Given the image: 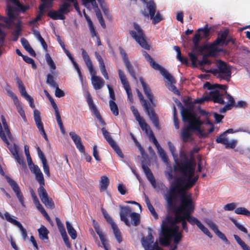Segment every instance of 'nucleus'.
I'll use <instances>...</instances> for the list:
<instances>
[{
  "label": "nucleus",
  "mask_w": 250,
  "mask_h": 250,
  "mask_svg": "<svg viewBox=\"0 0 250 250\" xmlns=\"http://www.w3.org/2000/svg\"><path fill=\"white\" fill-rule=\"evenodd\" d=\"M42 202L44 204L46 208L53 209L55 207V205L53 201L51 198L49 197L47 199H44Z\"/></svg>",
  "instance_id": "obj_55"
},
{
  "label": "nucleus",
  "mask_w": 250,
  "mask_h": 250,
  "mask_svg": "<svg viewBox=\"0 0 250 250\" xmlns=\"http://www.w3.org/2000/svg\"><path fill=\"white\" fill-rule=\"evenodd\" d=\"M130 217L132 221V224L134 226L138 225L140 222V216L139 214L136 212H132L130 214Z\"/></svg>",
  "instance_id": "obj_42"
},
{
  "label": "nucleus",
  "mask_w": 250,
  "mask_h": 250,
  "mask_svg": "<svg viewBox=\"0 0 250 250\" xmlns=\"http://www.w3.org/2000/svg\"><path fill=\"white\" fill-rule=\"evenodd\" d=\"M228 139L226 137V135L223 133L221 134L216 139V142L217 143H220L223 145H225L227 144V142L228 141Z\"/></svg>",
  "instance_id": "obj_59"
},
{
  "label": "nucleus",
  "mask_w": 250,
  "mask_h": 250,
  "mask_svg": "<svg viewBox=\"0 0 250 250\" xmlns=\"http://www.w3.org/2000/svg\"><path fill=\"white\" fill-rule=\"evenodd\" d=\"M194 209L195 206L191 194L186 193L183 197L180 199L179 206H176L173 211L175 214L185 215L188 213H193Z\"/></svg>",
  "instance_id": "obj_5"
},
{
  "label": "nucleus",
  "mask_w": 250,
  "mask_h": 250,
  "mask_svg": "<svg viewBox=\"0 0 250 250\" xmlns=\"http://www.w3.org/2000/svg\"><path fill=\"white\" fill-rule=\"evenodd\" d=\"M1 120L3 125V127L5 130L6 133L7 135L8 138L11 140L12 138V135L10 132V129L9 128L8 125L7 124L6 119L3 115H1L0 117Z\"/></svg>",
  "instance_id": "obj_41"
},
{
  "label": "nucleus",
  "mask_w": 250,
  "mask_h": 250,
  "mask_svg": "<svg viewBox=\"0 0 250 250\" xmlns=\"http://www.w3.org/2000/svg\"><path fill=\"white\" fill-rule=\"evenodd\" d=\"M234 238L237 243L241 246L243 250H250V247L248 246L239 236L237 235H234Z\"/></svg>",
  "instance_id": "obj_43"
},
{
  "label": "nucleus",
  "mask_w": 250,
  "mask_h": 250,
  "mask_svg": "<svg viewBox=\"0 0 250 250\" xmlns=\"http://www.w3.org/2000/svg\"><path fill=\"white\" fill-rule=\"evenodd\" d=\"M45 59L47 64L50 66L51 68L52 69H55V64L48 53H46L45 54Z\"/></svg>",
  "instance_id": "obj_64"
},
{
  "label": "nucleus",
  "mask_w": 250,
  "mask_h": 250,
  "mask_svg": "<svg viewBox=\"0 0 250 250\" xmlns=\"http://www.w3.org/2000/svg\"><path fill=\"white\" fill-rule=\"evenodd\" d=\"M139 81L143 88V90L145 94L149 99L150 102L153 104V95L151 93V89L148 85L145 82L144 80L142 77L139 78Z\"/></svg>",
  "instance_id": "obj_22"
},
{
  "label": "nucleus",
  "mask_w": 250,
  "mask_h": 250,
  "mask_svg": "<svg viewBox=\"0 0 250 250\" xmlns=\"http://www.w3.org/2000/svg\"><path fill=\"white\" fill-rule=\"evenodd\" d=\"M112 229L117 240L119 243H120L122 241V237L121 232L120 231L117 226L116 225L113 227Z\"/></svg>",
  "instance_id": "obj_54"
},
{
  "label": "nucleus",
  "mask_w": 250,
  "mask_h": 250,
  "mask_svg": "<svg viewBox=\"0 0 250 250\" xmlns=\"http://www.w3.org/2000/svg\"><path fill=\"white\" fill-rule=\"evenodd\" d=\"M38 232L40 238L42 240H48V234L49 231L43 225H42L40 229H38Z\"/></svg>",
  "instance_id": "obj_32"
},
{
  "label": "nucleus",
  "mask_w": 250,
  "mask_h": 250,
  "mask_svg": "<svg viewBox=\"0 0 250 250\" xmlns=\"http://www.w3.org/2000/svg\"><path fill=\"white\" fill-rule=\"evenodd\" d=\"M174 223L176 225L177 224L181 223L182 229L186 232H188V227L187 220L184 215L181 214H175L174 217H173Z\"/></svg>",
  "instance_id": "obj_23"
},
{
  "label": "nucleus",
  "mask_w": 250,
  "mask_h": 250,
  "mask_svg": "<svg viewBox=\"0 0 250 250\" xmlns=\"http://www.w3.org/2000/svg\"><path fill=\"white\" fill-rule=\"evenodd\" d=\"M104 83V80L96 76H93L92 77V83L95 90H98L102 88Z\"/></svg>",
  "instance_id": "obj_26"
},
{
  "label": "nucleus",
  "mask_w": 250,
  "mask_h": 250,
  "mask_svg": "<svg viewBox=\"0 0 250 250\" xmlns=\"http://www.w3.org/2000/svg\"><path fill=\"white\" fill-rule=\"evenodd\" d=\"M174 218L167 216L163 221L161 225V232L163 236H167L172 238V235L179 230V227L174 223Z\"/></svg>",
  "instance_id": "obj_7"
},
{
  "label": "nucleus",
  "mask_w": 250,
  "mask_h": 250,
  "mask_svg": "<svg viewBox=\"0 0 250 250\" xmlns=\"http://www.w3.org/2000/svg\"><path fill=\"white\" fill-rule=\"evenodd\" d=\"M36 207L38 210L41 212V213L42 214V215L45 217L48 220L50 219V218L46 211H45L44 208L42 207V206L40 204V202H38V203H37Z\"/></svg>",
  "instance_id": "obj_58"
},
{
  "label": "nucleus",
  "mask_w": 250,
  "mask_h": 250,
  "mask_svg": "<svg viewBox=\"0 0 250 250\" xmlns=\"http://www.w3.org/2000/svg\"><path fill=\"white\" fill-rule=\"evenodd\" d=\"M146 133L149 135V138L151 139L152 142L155 146L156 147L160 146V144L158 142L157 139H156L152 130H151L150 126H149V129L147 130V131H145Z\"/></svg>",
  "instance_id": "obj_51"
},
{
  "label": "nucleus",
  "mask_w": 250,
  "mask_h": 250,
  "mask_svg": "<svg viewBox=\"0 0 250 250\" xmlns=\"http://www.w3.org/2000/svg\"><path fill=\"white\" fill-rule=\"evenodd\" d=\"M110 108L114 116L119 115V109L116 103L113 100H110L109 102Z\"/></svg>",
  "instance_id": "obj_45"
},
{
  "label": "nucleus",
  "mask_w": 250,
  "mask_h": 250,
  "mask_svg": "<svg viewBox=\"0 0 250 250\" xmlns=\"http://www.w3.org/2000/svg\"><path fill=\"white\" fill-rule=\"evenodd\" d=\"M181 115L182 120L188 123V125L184 127L181 131V138L184 142L187 143L193 140L192 131H198L203 137L207 136L208 134L204 133V130L201 129V126L204 124L212 125V123L208 119L206 123L202 121L190 108H183Z\"/></svg>",
  "instance_id": "obj_1"
},
{
  "label": "nucleus",
  "mask_w": 250,
  "mask_h": 250,
  "mask_svg": "<svg viewBox=\"0 0 250 250\" xmlns=\"http://www.w3.org/2000/svg\"><path fill=\"white\" fill-rule=\"evenodd\" d=\"M66 226L68 233L71 238L72 239H75L77 236V232L75 229L68 221L66 222Z\"/></svg>",
  "instance_id": "obj_36"
},
{
  "label": "nucleus",
  "mask_w": 250,
  "mask_h": 250,
  "mask_svg": "<svg viewBox=\"0 0 250 250\" xmlns=\"http://www.w3.org/2000/svg\"><path fill=\"white\" fill-rule=\"evenodd\" d=\"M229 32L227 30L220 31L217 34V37L214 41L219 45L223 46L225 44L226 39L228 37Z\"/></svg>",
  "instance_id": "obj_24"
},
{
  "label": "nucleus",
  "mask_w": 250,
  "mask_h": 250,
  "mask_svg": "<svg viewBox=\"0 0 250 250\" xmlns=\"http://www.w3.org/2000/svg\"><path fill=\"white\" fill-rule=\"evenodd\" d=\"M56 222L58 228V229L61 233V234H62L64 233H66L65 229L63 225L61 222L60 219L59 218H56Z\"/></svg>",
  "instance_id": "obj_60"
},
{
  "label": "nucleus",
  "mask_w": 250,
  "mask_h": 250,
  "mask_svg": "<svg viewBox=\"0 0 250 250\" xmlns=\"http://www.w3.org/2000/svg\"><path fill=\"white\" fill-rule=\"evenodd\" d=\"M6 179L7 182L11 186L13 190L14 191L20 203L21 204L23 207H25V205L24 204V197L18 184L14 180L9 177L7 176Z\"/></svg>",
  "instance_id": "obj_12"
},
{
  "label": "nucleus",
  "mask_w": 250,
  "mask_h": 250,
  "mask_svg": "<svg viewBox=\"0 0 250 250\" xmlns=\"http://www.w3.org/2000/svg\"><path fill=\"white\" fill-rule=\"evenodd\" d=\"M55 115L57 123L60 127V130L63 134L65 133V129L63 125L61 119V117L59 110H56L55 112Z\"/></svg>",
  "instance_id": "obj_39"
},
{
  "label": "nucleus",
  "mask_w": 250,
  "mask_h": 250,
  "mask_svg": "<svg viewBox=\"0 0 250 250\" xmlns=\"http://www.w3.org/2000/svg\"><path fill=\"white\" fill-rule=\"evenodd\" d=\"M172 237L173 238V243L175 244H178L183 237L182 232L179 231V230H178L172 235Z\"/></svg>",
  "instance_id": "obj_56"
},
{
  "label": "nucleus",
  "mask_w": 250,
  "mask_h": 250,
  "mask_svg": "<svg viewBox=\"0 0 250 250\" xmlns=\"http://www.w3.org/2000/svg\"><path fill=\"white\" fill-rule=\"evenodd\" d=\"M137 93L139 98L144 106L146 112L147 113L149 117V119L151 121L154 126L157 129H160L159 121L157 115L155 113L154 110L153 108H150L146 100L144 99V97L141 92L137 89Z\"/></svg>",
  "instance_id": "obj_10"
},
{
  "label": "nucleus",
  "mask_w": 250,
  "mask_h": 250,
  "mask_svg": "<svg viewBox=\"0 0 250 250\" xmlns=\"http://www.w3.org/2000/svg\"><path fill=\"white\" fill-rule=\"evenodd\" d=\"M40 114V112L39 110L35 109L34 111V118L37 126L43 124L41 120Z\"/></svg>",
  "instance_id": "obj_52"
},
{
  "label": "nucleus",
  "mask_w": 250,
  "mask_h": 250,
  "mask_svg": "<svg viewBox=\"0 0 250 250\" xmlns=\"http://www.w3.org/2000/svg\"><path fill=\"white\" fill-rule=\"evenodd\" d=\"M131 110L135 117L136 120L138 122L140 127L144 131H147L149 129V125L145 122L144 119L141 117L137 110L134 106L131 107Z\"/></svg>",
  "instance_id": "obj_17"
},
{
  "label": "nucleus",
  "mask_w": 250,
  "mask_h": 250,
  "mask_svg": "<svg viewBox=\"0 0 250 250\" xmlns=\"http://www.w3.org/2000/svg\"><path fill=\"white\" fill-rule=\"evenodd\" d=\"M142 1L146 4V7L148 10L149 13L143 12V15L145 17L149 16L150 20L153 24H156L163 20V16L159 11L156 12V5L153 0L147 1L148 0H142Z\"/></svg>",
  "instance_id": "obj_6"
},
{
  "label": "nucleus",
  "mask_w": 250,
  "mask_h": 250,
  "mask_svg": "<svg viewBox=\"0 0 250 250\" xmlns=\"http://www.w3.org/2000/svg\"><path fill=\"white\" fill-rule=\"evenodd\" d=\"M200 42V38H199V36L198 35H194L193 39L192 42L194 45V49L198 50L200 45H199V42Z\"/></svg>",
  "instance_id": "obj_63"
},
{
  "label": "nucleus",
  "mask_w": 250,
  "mask_h": 250,
  "mask_svg": "<svg viewBox=\"0 0 250 250\" xmlns=\"http://www.w3.org/2000/svg\"><path fill=\"white\" fill-rule=\"evenodd\" d=\"M143 55L147 62H149L150 65L154 69L159 70L161 74L170 83L167 85L168 89L173 92L175 94L179 95L180 94V92L174 85L176 81L173 77L171 76L166 69L161 66L158 63L156 62L146 51H143Z\"/></svg>",
  "instance_id": "obj_4"
},
{
  "label": "nucleus",
  "mask_w": 250,
  "mask_h": 250,
  "mask_svg": "<svg viewBox=\"0 0 250 250\" xmlns=\"http://www.w3.org/2000/svg\"><path fill=\"white\" fill-rule=\"evenodd\" d=\"M217 68L213 69L210 72L218 78L230 81L231 72L227 64L223 61H219L217 64Z\"/></svg>",
  "instance_id": "obj_8"
},
{
  "label": "nucleus",
  "mask_w": 250,
  "mask_h": 250,
  "mask_svg": "<svg viewBox=\"0 0 250 250\" xmlns=\"http://www.w3.org/2000/svg\"><path fill=\"white\" fill-rule=\"evenodd\" d=\"M81 50H82V55L83 58L86 66H87L89 72H90V73L92 75H95V74L96 73V72L94 69V67H93L92 62L90 60L89 56H88V55L87 54V53H86V52L85 51V50L84 49L82 48Z\"/></svg>",
  "instance_id": "obj_20"
},
{
  "label": "nucleus",
  "mask_w": 250,
  "mask_h": 250,
  "mask_svg": "<svg viewBox=\"0 0 250 250\" xmlns=\"http://www.w3.org/2000/svg\"><path fill=\"white\" fill-rule=\"evenodd\" d=\"M57 77V74L53 72L52 74H48L46 76V83L52 87H56L58 85L55 82L56 77Z\"/></svg>",
  "instance_id": "obj_28"
},
{
  "label": "nucleus",
  "mask_w": 250,
  "mask_h": 250,
  "mask_svg": "<svg viewBox=\"0 0 250 250\" xmlns=\"http://www.w3.org/2000/svg\"><path fill=\"white\" fill-rule=\"evenodd\" d=\"M14 102L17 106V109L18 113L20 114L23 120L25 122H26L27 120L24 110L22 107V105L20 104V102L19 101L17 96H15V98H14Z\"/></svg>",
  "instance_id": "obj_27"
},
{
  "label": "nucleus",
  "mask_w": 250,
  "mask_h": 250,
  "mask_svg": "<svg viewBox=\"0 0 250 250\" xmlns=\"http://www.w3.org/2000/svg\"><path fill=\"white\" fill-rule=\"evenodd\" d=\"M152 186L157 191H164V190H166L167 189V187L162 182H156V181H155V183L154 184V186Z\"/></svg>",
  "instance_id": "obj_53"
},
{
  "label": "nucleus",
  "mask_w": 250,
  "mask_h": 250,
  "mask_svg": "<svg viewBox=\"0 0 250 250\" xmlns=\"http://www.w3.org/2000/svg\"><path fill=\"white\" fill-rule=\"evenodd\" d=\"M175 165L174 166V170L183 174L186 179L185 183L188 187H192L198 181L199 176L193 177L196 164L193 158L187 161H179L178 159H175Z\"/></svg>",
  "instance_id": "obj_3"
},
{
  "label": "nucleus",
  "mask_w": 250,
  "mask_h": 250,
  "mask_svg": "<svg viewBox=\"0 0 250 250\" xmlns=\"http://www.w3.org/2000/svg\"><path fill=\"white\" fill-rule=\"evenodd\" d=\"M219 45L217 43H215V42L214 41L211 43H207V51H208L210 52H215L217 51V46Z\"/></svg>",
  "instance_id": "obj_57"
},
{
  "label": "nucleus",
  "mask_w": 250,
  "mask_h": 250,
  "mask_svg": "<svg viewBox=\"0 0 250 250\" xmlns=\"http://www.w3.org/2000/svg\"><path fill=\"white\" fill-rule=\"evenodd\" d=\"M47 15L48 17L51 18L52 19L54 20H63L65 19V17L64 15L60 14L59 12V10L58 11H50L47 13Z\"/></svg>",
  "instance_id": "obj_31"
},
{
  "label": "nucleus",
  "mask_w": 250,
  "mask_h": 250,
  "mask_svg": "<svg viewBox=\"0 0 250 250\" xmlns=\"http://www.w3.org/2000/svg\"><path fill=\"white\" fill-rule=\"evenodd\" d=\"M121 211L120 215L121 220L123 221L127 226H130V222L127 219V216H130L131 213V209L129 206H120Z\"/></svg>",
  "instance_id": "obj_16"
},
{
  "label": "nucleus",
  "mask_w": 250,
  "mask_h": 250,
  "mask_svg": "<svg viewBox=\"0 0 250 250\" xmlns=\"http://www.w3.org/2000/svg\"><path fill=\"white\" fill-rule=\"evenodd\" d=\"M85 18H86V20L88 23V25L89 30H90V33H91V37L92 38H93L94 37H96L98 36L99 35L98 33L96 31L95 28L94 27V25H93V22H92V21L91 20V19H90V18L87 16H85Z\"/></svg>",
  "instance_id": "obj_35"
},
{
  "label": "nucleus",
  "mask_w": 250,
  "mask_h": 250,
  "mask_svg": "<svg viewBox=\"0 0 250 250\" xmlns=\"http://www.w3.org/2000/svg\"><path fill=\"white\" fill-rule=\"evenodd\" d=\"M134 27L136 31L133 30L130 31V35L142 47L146 50H149L150 46L146 41V36L142 29L136 23H134Z\"/></svg>",
  "instance_id": "obj_9"
},
{
  "label": "nucleus",
  "mask_w": 250,
  "mask_h": 250,
  "mask_svg": "<svg viewBox=\"0 0 250 250\" xmlns=\"http://www.w3.org/2000/svg\"><path fill=\"white\" fill-rule=\"evenodd\" d=\"M21 43L23 47L24 48V49L27 52H28L31 56L35 57L36 53L35 51L33 50V49L31 47L28 41L26 39L23 38H21Z\"/></svg>",
  "instance_id": "obj_29"
},
{
  "label": "nucleus",
  "mask_w": 250,
  "mask_h": 250,
  "mask_svg": "<svg viewBox=\"0 0 250 250\" xmlns=\"http://www.w3.org/2000/svg\"><path fill=\"white\" fill-rule=\"evenodd\" d=\"M71 4L68 2H64L63 4L60 6L59 12L60 14L64 15L67 14L70 12V10L69 8L71 7Z\"/></svg>",
  "instance_id": "obj_37"
},
{
  "label": "nucleus",
  "mask_w": 250,
  "mask_h": 250,
  "mask_svg": "<svg viewBox=\"0 0 250 250\" xmlns=\"http://www.w3.org/2000/svg\"><path fill=\"white\" fill-rule=\"evenodd\" d=\"M234 211L237 214H241L250 217V211L244 207L237 208L235 209Z\"/></svg>",
  "instance_id": "obj_44"
},
{
  "label": "nucleus",
  "mask_w": 250,
  "mask_h": 250,
  "mask_svg": "<svg viewBox=\"0 0 250 250\" xmlns=\"http://www.w3.org/2000/svg\"><path fill=\"white\" fill-rule=\"evenodd\" d=\"M4 216L5 219L8 222L17 226L20 229L23 239L25 240L27 237V231L23 227L22 224L19 221L12 218L10 214L8 212H6L4 213Z\"/></svg>",
  "instance_id": "obj_15"
},
{
  "label": "nucleus",
  "mask_w": 250,
  "mask_h": 250,
  "mask_svg": "<svg viewBox=\"0 0 250 250\" xmlns=\"http://www.w3.org/2000/svg\"><path fill=\"white\" fill-rule=\"evenodd\" d=\"M156 148L159 156L162 158L164 162H167L168 160V158L164 150L160 146Z\"/></svg>",
  "instance_id": "obj_50"
},
{
  "label": "nucleus",
  "mask_w": 250,
  "mask_h": 250,
  "mask_svg": "<svg viewBox=\"0 0 250 250\" xmlns=\"http://www.w3.org/2000/svg\"><path fill=\"white\" fill-rule=\"evenodd\" d=\"M142 168L151 186H154L156 180L150 168L144 164L142 165Z\"/></svg>",
  "instance_id": "obj_25"
},
{
  "label": "nucleus",
  "mask_w": 250,
  "mask_h": 250,
  "mask_svg": "<svg viewBox=\"0 0 250 250\" xmlns=\"http://www.w3.org/2000/svg\"><path fill=\"white\" fill-rule=\"evenodd\" d=\"M192 213H188L185 214L184 217H186L187 221L191 225L194 226L196 225L198 227L201 224V222L195 217L192 215Z\"/></svg>",
  "instance_id": "obj_30"
},
{
  "label": "nucleus",
  "mask_w": 250,
  "mask_h": 250,
  "mask_svg": "<svg viewBox=\"0 0 250 250\" xmlns=\"http://www.w3.org/2000/svg\"><path fill=\"white\" fill-rule=\"evenodd\" d=\"M38 192L41 201L48 197V194L43 186H40L38 189Z\"/></svg>",
  "instance_id": "obj_46"
},
{
  "label": "nucleus",
  "mask_w": 250,
  "mask_h": 250,
  "mask_svg": "<svg viewBox=\"0 0 250 250\" xmlns=\"http://www.w3.org/2000/svg\"><path fill=\"white\" fill-rule=\"evenodd\" d=\"M21 29L20 25H17L16 26V29L12 32V35L13 36V37H12L13 41L16 42L18 40L19 36L21 34Z\"/></svg>",
  "instance_id": "obj_49"
},
{
  "label": "nucleus",
  "mask_w": 250,
  "mask_h": 250,
  "mask_svg": "<svg viewBox=\"0 0 250 250\" xmlns=\"http://www.w3.org/2000/svg\"><path fill=\"white\" fill-rule=\"evenodd\" d=\"M154 242V238L151 232H148L146 237L142 238V244L145 250H149Z\"/></svg>",
  "instance_id": "obj_21"
},
{
  "label": "nucleus",
  "mask_w": 250,
  "mask_h": 250,
  "mask_svg": "<svg viewBox=\"0 0 250 250\" xmlns=\"http://www.w3.org/2000/svg\"><path fill=\"white\" fill-rule=\"evenodd\" d=\"M87 102L92 114H93L95 116V117L99 121L101 125L104 126L105 125V123L103 119L96 106L94 104L93 100L90 94H88L87 96Z\"/></svg>",
  "instance_id": "obj_14"
},
{
  "label": "nucleus",
  "mask_w": 250,
  "mask_h": 250,
  "mask_svg": "<svg viewBox=\"0 0 250 250\" xmlns=\"http://www.w3.org/2000/svg\"><path fill=\"white\" fill-rule=\"evenodd\" d=\"M230 220L235 225V227L240 230L243 232L245 233H248V231L247 229L244 227L243 225L239 224L237 221L233 218L230 217Z\"/></svg>",
  "instance_id": "obj_48"
},
{
  "label": "nucleus",
  "mask_w": 250,
  "mask_h": 250,
  "mask_svg": "<svg viewBox=\"0 0 250 250\" xmlns=\"http://www.w3.org/2000/svg\"><path fill=\"white\" fill-rule=\"evenodd\" d=\"M109 184V179L106 176H103L101 178L100 182V190L101 191L105 190Z\"/></svg>",
  "instance_id": "obj_34"
},
{
  "label": "nucleus",
  "mask_w": 250,
  "mask_h": 250,
  "mask_svg": "<svg viewBox=\"0 0 250 250\" xmlns=\"http://www.w3.org/2000/svg\"><path fill=\"white\" fill-rule=\"evenodd\" d=\"M96 17L99 20L101 26L104 28H105V24L104 23V20L103 18L102 14L100 9L97 10V11L95 12Z\"/></svg>",
  "instance_id": "obj_61"
},
{
  "label": "nucleus",
  "mask_w": 250,
  "mask_h": 250,
  "mask_svg": "<svg viewBox=\"0 0 250 250\" xmlns=\"http://www.w3.org/2000/svg\"><path fill=\"white\" fill-rule=\"evenodd\" d=\"M69 136L73 140L77 148L81 152H85L84 146L83 145L81 137L76 134L74 132H70Z\"/></svg>",
  "instance_id": "obj_18"
},
{
  "label": "nucleus",
  "mask_w": 250,
  "mask_h": 250,
  "mask_svg": "<svg viewBox=\"0 0 250 250\" xmlns=\"http://www.w3.org/2000/svg\"><path fill=\"white\" fill-rule=\"evenodd\" d=\"M102 211L104 218L106 221L110 224L111 228L116 225L111 217L108 214L105 210H104V208H102Z\"/></svg>",
  "instance_id": "obj_47"
},
{
  "label": "nucleus",
  "mask_w": 250,
  "mask_h": 250,
  "mask_svg": "<svg viewBox=\"0 0 250 250\" xmlns=\"http://www.w3.org/2000/svg\"><path fill=\"white\" fill-rule=\"evenodd\" d=\"M101 130L104 138L106 139L110 146L115 142L112 138L110 133L104 127H103Z\"/></svg>",
  "instance_id": "obj_40"
},
{
  "label": "nucleus",
  "mask_w": 250,
  "mask_h": 250,
  "mask_svg": "<svg viewBox=\"0 0 250 250\" xmlns=\"http://www.w3.org/2000/svg\"><path fill=\"white\" fill-rule=\"evenodd\" d=\"M119 77L120 79L122 84H123L127 95L128 99L131 102L133 101V95L129 83L126 78L125 73L121 69L118 70Z\"/></svg>",
  "instance_id": "obj_13"
},
{
  "label": "nucleus",
  "mask_w": 250,
  "mask_h": 250,
  "mask_svg": "<svg viewBox=\"0 0 250 250\" xmlns=\"http://www.w3.org/2000/svg\"><path fill=\"white\" fill-rule=\"evenodd\" d=\"M225 96V97L228 100L229 104L232 106H235V101L234 98L230 94H228L227 91H224V93H220L217 90H214L209 92V96L210 99L214 103H219L222 104H225V101L223 97Z\"/></svg>",
  "instance_id": "obj_11"
},
{
  "label": "nucleus",
  "mask_w": 250,
  "mask_h": 250,
  "mask_svg": "<svg viewBox=\"0 0 250 250\" xmlns=\"http://www.w3.org/2000/svg\"><path fill=\"white\" fill-rule=\"evenodd\" d=\"M124 63L126 68L127 71L128 72L130 76L137 82V78L136 76L135 72L129 61Z\"/></svg>",
  "instance_id": "obj_38"
},
{
  "label": "nucleus",
  "mask_w": 250,
  "mask_h": 250,
  "mask_svg": "<svg viewBox=\"0 0 250 250\" xmlns=\"http://www.w3.org/2000/svg\"><path fill=\"white\" fill-rule=\"evenodd\" d=\"M112 148L114 149L115 152L118 154V155L122 158H124V154L122 153V150L120 149V147L116 144L115 142L112 145L110 146Z\"/></svg>",
  "instance_id": "obj_62"
},
{
  "label": "nucleus",
  "mask_w": 250,
  "mask_h": 250,
  "mask_svg": "<svg viewBox=\"0 0 250 250\" xmlns=\"http://www.w3.org/2000/svg\"><path fill=\"white\" fill-rule=\"evenodd\" d=\"M16 80L21 95L24 97L25 99L28 98V97L30 96L26 92L25 86H24L22 81L18 77L16 78Z\"/></svg>",
  "instance_id": "obj_33"
},
{
  "label": "nucleus",
  "mask_w": 250,
  "mask_h": 250,
  "mask_svg": "<svg viewBox=\"0 0 250 250\" xmlns=\"http://www.w3.org/2000/svg\"><path fill=\"white\" fill-rule=\"evenodd\" d=\"M185 182V179L182 177L176 178L171 183L169 190L164 195L168 208L172 210L176 207L175 203L178 199H181L186 193V191L192 188L187 187Z\"/></svg>",
  "instance_id": "obj_2"
},
{
  "label": "nucleus",
  "mask_w": 250,
  "mask_h": 250,
  "mask_svg": "<svg viewBox=\"0 0 250 250\" xmlns=\"http://www.w3.org/2000/svg\"><path fill=\"white\" fill-rule=\"evenodd\" d=\"M211 28L208 27V24H206L204 27L199 28L196 31L195 35H198L200 41L202 39H208L210 36V32Z\"/></svg>",
  "instance_id": "obj_19"
}]
</instances>
